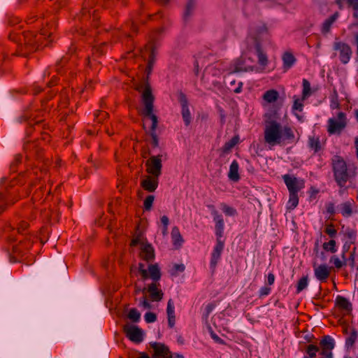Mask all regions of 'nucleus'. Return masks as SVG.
<instances>
[{"label": "nucleus", "mask_w": 358, "mask_h": 358, "mask_svg": "<svg viewBox=\"0 0 358 358\" xmlns=\"http://www.w3.org/2000/svg\"><path fill=\"white\" fill-rule=\"evenodd\" d=\"M264 134L265 143L271 146L282 143H292L295 139V135L291 127L282 128L281 124L274 120L266 122Z\"/></svg>", "instance_id": "nucleus-1"}, {"label": "nucleus", "mask_w": 358, "mask_h": 358, "mask_svg": "<svg viewBox=\"0 0 358 358\" xmlns=\"http://www.w3.org/2000/svg\"><path fill=\"white\" fill-rule=\"evenodd\" d=\"M154 100L155 97L152 94L151 87L147 83L142 94V101L145 106L143 114L152 120V125L149 131V134L152 138L151 145L153 148H157L159 146V139L156 134V129L158 124V118L152 113Z\"/></svg>", "instance_id": "nucleus-2"}, {"label": "nucleus", "mask_w": 358, "mask_h": 358, "mask_svg": "<svg viewBox=\"0 0 358 358\" xmlns=\"http://www.w3.org/2000/svg\"><path fill=\"white\" fill-rule=\"evenodd\" d=\"M47 26L48 28L42 29L39 34L30 31H24V57L35 52L38 48L39 43H41V39L43 37L50 36L55 28L53 24H47Z\"/></svg>", "instance_id": "nucleus-3"}, {"label": "nucleus", "mask_w": 358, "mask_h": 358, "mask_svg": "<svg viewBox=\"0 0 358 358\" xmlns=\"http://www.w3.org/2000/svg\"><path fill=\"white\" fill-rule=\"evenodd\" d=\"M110 0H85L82 5L80 12L77 14L76 19L80 22H87L92 19L93 26L96 27V21L99 19L97 9L94 8L95 4L106 5Z\"/></svg>", "instance_id": "nucleus-4"}, {"label": "nucleus", "mask_w": 358, "mask_h": 358, "mask_svg": "<svg viewBox=\"0 0 358 358\" xmlns=\"http://www.w3.org/2000/svg\"><path fill=\"white\" fill-rule=\"evenodd\" d=\"M331 166L336 182L339 187H344L350 178L345 161L342 157L334 155L331 158Z\"/></svg>", "instance_id": "nucleus-5"}, {"label": "nucleus", "mask_w": 358, "mask_h": 358, "mask_svg": "<svg viewBox=\"0 0 358 358\" xmlns=\"http://www.w3.org/2000/svg\"><path fill=\"white\" fill-rule=\"evenodd\" d=\"M346 125L347 121L345 113L343 112H339L337 115V119L330 118L328 120L327 131L330 134H340Z\"/></svg>", "instance_id": "nucleus-6"}, {"label": "nucleus", "mask_w": 358, "mask_h": 358, "mask_svg": "<svg viewBox=\"0 0 358 358\" xmlns=\"http://www.w3.org/2000/svg\"><path fill=\"white\" fill-rule=\"evenodd\" d=\"M335 345V341L331 336L326 335L322 336L320 341V348H321L320 355L322 356V358H334L332 350Z\"/></svg>", "instance_id": "nucleus-7"}, {"label": "nucleus", "mask_w": 358, "mask_h": 358, "mask_svg": "<svg viewBox=\"0 0 358 358\" xmlns=\"http://www.w3.org/2000/svg\"><path fill=\"white\" fill-rule=\"evenodd\" d=\"M162 155L152 156L145 162L146 171L149 174L159 177L162 174Z\"/></svg>", "instance_id": "nucleus-8"}, {"label": "nucleus", "mask_w": 358, "mask_h": 358, "mask_svg": "<svg viewBox=\"0 0 358 358\" xmlns=\"http://www.w3.org/2000/svg\"><path fill=\"white\" fill-rule=\"evenodd\" d=\"M178 100L181 106V114L185 126L192 122V116L189 109V102L186 94L181 90L178 92Z\"/></svg>", "instance_id": "nucleus-9"}, {"label": "nucleus", "mask_w": 358, "mask_h": 358, "mask_svg": "<svg viewBox=\"0 0 358 358\" xmlns=\"http://www.w3.org/2000/svg\"><path fill=\"white\" fill-rule=\"evenodd\" d=\"M334 48L335 50L339 51L341 62L343 64H348L352 55L351 47L346 43L339 41L334 43Z\"/></svg>", "instance_id": "nucleus-10"}, {"label": "nucleus", "mask_w": 358, "mask_h": 358, "mask_svg": "<svg viewBox=\"0 0 358 358\" xmlns=\"http://www.w3.org/2000/svg\"><path fill=\"white\" fill-rule=\"evenodd\" d=\"M224 247V243L220 238H217L216 244L213 248V250L211 253L210 262V268L211 269L212 273H213L215 271L217 264L221 258L222 253L223 252Z\"/></svg>", "instance_id": "nucleus-11"}, {"label": "nucleus", "mask_w": 358, "mask_h": 358, "mask_svg": "<svg viewBox=\"0 0 358 358\" xmlns=\"http://www.w3.org/2000/svg\"><path fill=\"white\" fill-rule=\"evenodd\" d=\"M289 193H299L304 187L303 180H299L296 177L285 174L282 176Z\"/></svg>", "instance_id": "nucleus-12"}, {"label": "nucleus", "mask_w": 358, "mask_h": 358, "mask_svg": "<svg viewBox=\"0 0 358 358\" xmlns=\"http://www.w3.org/2000/svg\"><path fill=\"white\" fill-rule=\"evenodd\" d=\"M124 331L126 334L127 337L131 341L139 343H141L143 340V332L141 329L138 327L137 326L125 325L124 327Z\"/></svg>", "instance_id": "nucleus-13"}, {"label": "nucleus", "mask_w": 358, "mask_h": 358, "mask_svg": "<svg viewBox=\"0 0 358 358\" xmlns=\"http://www.w3.org/2000/svg\"><path fill=\"white\" fill-rule=\"evenodd\" d=\"M153 349V358H172L171 352L164 343L155 342L150 344Z\"/></svg>", "instance_id": "nucleus-14"}, {"label": "nucleus", "mask_w": 358, "mask_h": 358, "mask_svg": "<svg viewBox=\"0 0 358 358\" xmlns=\"http://www.w3.org/2000/svg\"><path fill=\"white\" fill-rule=\"evenodd\" d=\"M159 184V177L154 176H148L141 182V187L149 192H155Z\"/></svg>", "instance_id": "nucleus-15"}, {"label": "nucleus", "mask_w": 358, "mask_h": 358, "mask_svg": "<svg viewBox=\"0 0 358 358\" xmlns=\"http://www.w3.org/2000/svg\"><path fill=\"white\" fill-rule=\"evenodd\" d=\"M159 286V282H152L147 287V291L150 294V298L152 301H160L163 299L164 293L158 289Z\"/></svg>", "instance_id": "nucleus-16"}, {"label": "nucleus", "mask_w": 358, "mask_h": 358, "mask_svg": "<svg viewBox=\"0 0 358 358\" xmlns=\"http://www.w3.org/2000/svg\"><path fill=\"white\" fill-rule=\"evenodd\" d=\"M330 270L327 265L321 264L314 268L315 276L320 282H324L330 275Z\"/></svg>", "instance_id": "nucleus-17"}, {"label": "nucleus", "mask_w": 358, "mask_h": 358, "mask_svg": "<svg viewBox=\"0 0 358 358\" xmlns=\"http://www.w3.org/2000/svg\"><path fill=\"white\" fill-rule=\"evenodd\" d=\"M250 34L254 39L255 44H257V43H260L261 39L268 34L267 27L264 24H261L252 30Z\"/></svg>", "instance_id": "nucleus-18"}, {"label": "nucleus", "mask_w": 358, "mask_h": 358, "mask_svg": "<svg viewBox=\"0 0 358 358\" xmlns=\"http://www.w3.org/2000/svg\"><path fill=\"white\" fill-rule=\"evenodd\" d=\"M141 257L147 262L152 261L155 258V250L150 243H145L141 247Z\"/></svg>", "instance_id": "nucleus-19"}, {"label": "nucleus", "mask_w": 358, "mask_h": 358, "mask_svg": "<svg viewBox=\"0 0 358 358\" xmlns=\"http://www.w3.org/2000/svg\"><path fill=\"white\" fill-rule=\"evenodd\" d=\"M148 273V278H150L153 280L152 282H159L158 281L160 280L162 274L157 264L149 265Z\"/></svg>", "instance_id": "nucleus-20"}, {"label": "nucleus", "mask_w": 358, "mask_h": 358, "mask_svg": "<svg viewBox=\"0 0 358 358\" xmlns=\"http://www.w3.org/2000/svg\"><path fill=\"white\" fill-rule=\"evenodd\" d=\"M336 306L340 309L351 311L352 310V303L345 297L342 296H337L335 300Z\"/></svg>", "instance_id": "nucleus-21"}, {"label": "nucleus", "mask_w": 358, "mask_h": 358, "mask_svg": "<svg viewBox=\"0 0 358 358\" xmlns=\"http://www.w3.org/2000/svg\"><path fill=\"white\" fill-rule=\"evenodd\" d=\"M150 54H149V57H148V64H147L146 69H145L148 76L149 74H150L152 71L154 64L155 63L156 55H157L155 47L153 45H150Z\"/></svg>", "instance_id": "nucleus-22"}, {"label": "nucleus", "mask_w": 358, "mask_h": 358, "mask_svg": "<svg viewBox=\"0 0 358 358\" xmlns=\"http://www.w3.org/2000/svg\"><path fill=\"white\" fill-rule=\"evenodd\" d=\"M283 69L285 71L289 69L296 62V59L292 52H286L283 54L282 57Z\"/></svg>", "instance_id": "nucleus-23"}, {"label": "nucleus", "mask_w": 358, "mask_h": 358, "mask_svg": "<svg viewBox=\"0 0 358 358\" xmlns=\"http://www.w3.org/2000/svg\"><path fill=\"white\" fill-rule=\"evenodd\" d=\"M338 15V13L336 12L335 13H334L332 15H331L329 17L324 20V22L322 24L321 29L322 34H326L330 31L331 25L337 20Z\"/></svg>", "instance_id": "nucleus-24"}, {"label": "nucleus", "mask_w": 358, "mask_h": 358, "mask_svg": "<svg viewBox=\"0 0 358 358\" xmlns=\"http://www.w3.org/2000/svg\"><path fill=\"white\" fill-rule=\"evenodd\" d=\"M228 177L230 180L234 182H237L240 179L238 173V163L236 160H234L229 167V171Z\"/></svg>", "instance_id": "nucleus-25"}, {"label": "nucleus", "mask_w": 358, "mask_h": 358, "mask_svg": "<svg viewBox=\"0 0 358 358\" xmlns=\"http://www.w3.org/2000/svg\"><path fill=\"white\" fill-rule=\"evenodd\" d=\"M255 50L258 58V63L261 66H266L268 64V57L266 54L263 51L259 43L255 44Z\"/></svg>", "instance_id": "nucleus-26"}, {"label": "nucleus", "mask_w": 358, "mask_h": 358, "mask_svg": "<svg viewBox=\"0 0 358 358\" xmlns=\"http://www.w3.org/2000/svg\"><path fill=\"white\" fill-rule=\"evenodd\" d=\"M226 68L222 62L218 61L209 65L206 70L212 72L213 76H219L225 71Z\"/></svg>", "instance_id": "nucleus-27"}, {"label": "nucleus", "mask_w": 358, "mask_h": 358, "mask_svg": "<svg viewBox=\"0 0 358 358\" xmlns=\"http://www.w3.org/2000/svg\"><path fill=\"white\" fill-rule=\"evenodd\" d=\"M308 145L310 150L314 151V153H317L322 149L319 137L309 136Z\"/></svg>", "instance_id": "nucleus-28"}, {"label": "nucleus", "mask_w": 358, "mask_h": 358, "mask_svg": "<svg viewBox=\"0 0 358 358\" xmlns=\"http://www.w3.org/2000/svg\"><path fill=\"white\" fill-rule=\"evenodd\" d=\"M341 213L344 217H350L352 214V203L346 201L341 204Z\"/></svg>", "instance_id": "nucleus-29"}, {"label": "nucleus", "mask_w": 358, "mask_h": 358, "mask_svg": "<svg viewBox=\"0 0 358 358\" xmlns=\"http://www.w3.org/2000/svg\"><path fill=\"white\" fill-rule=\"evenodd\" d=\"M279 97V94L275 90H270L266 91L263 96L264 99L268 103L275 101Z\"/></svg>", "instance_id": "nucleus-30"}, {"label": "nucleus", "mask_w": 358, "mask_h": 358, "mask_svg": "<svg viewBox=\"0 0 358 358\" xmlns=\"http://www.w3.org/2000/svg\"><path fill=\"white\" fill-rule=\"evenodd\" d=\"M36 240L37 238L35 236L29 234H24V250H29Z\"/></svg>", "instance_id": "nucleus-31"}, {"label": "nucleus", "mask_w": 358, "mask_h": 358, "mask_svg": "<svg viewBox=\"0 0 358 358\" xmlns=\"http://www.w3.org/2000/svg\"><path fill=\"white\" fill-rule=\"evenodd\" d=\"M238 143V137L234 136L231 140L226 142L223 147L222 151L223 152L227 153L229 152L237 143Z\"/></svg>", "instance_id": "nucleus-32"}, {"label": "nucleus", "mask_w": 358, "mask_h": 358, "mask_svg": "<svg viewBox=\"0 0 358 358\" xmlns=\"http://www.w3.org/2000/svg\"><path fill=\"white\" fill-rule=\"evenodd\" d=\"M308 285V275L301 278L296 285V293L299 294L305 289Z\"/></svg>", "instance_id": "nucleus-33"}, {"label": "nucleus", "mask_w": 358, "mask_h": 358, "mask_svg": "<svg viewBox=\"0 0 358 358\" xmlns=\"http://www.w3.org/2000/svg\"><path fill=\"white\" fill-rule=\"evenodd\" d=\"M357 338V331L355 329H352L350 336L345 340V346L351 348L354 345Z\"/></svg>", "instance_id": "nucleus-34"}, {"label": "nucleus", "mask_w": 358, "mask_h": 358, "mask_svg": "<svg viewBox=\"0 0 358 358\" xmlns=\"http://www.w3.org/2000/svg\"><path fill=\"white\" fill-rule=\"evenodd\" d=\"M311 94V88L309 81L306 79H303V91H302V100L306 99Z\"/></svg>", "instance_id": "nucleus-35"}, {"label": "nucleus", "mask_w": 358, "mask_h": 358, "mask_svg": "<svg viewBox=\"0 0 358 358\" xmlns=\"http://www.w3.org/2000/svg\"><path fill=\"white\" fill-rule=\"evenodd\" d=\"M171 237L174 245L181 243L183 241L182 236L180 234L179 229L177 227H174L171 231Z\"/></svg>", "instance_id": "nucleus-36"}, {"label": "nucleus", "mask_w": 358, "mask_h": 358, "mask_svg": "<svg viewBox=\"0 0 358 358\" xmlns=\"http://www.w3.org/2000/svg\"><path fill=\"white\" fill-rule=\"evenodd\" d=\"M289 209H294L299 204L298 193H289Z\"/></svg>", "instance_id": "nucleus-37"}, {"label": "nucleus", "mask_w": 358, "mask_h": 358, "mask_svg": "<svg viewBox=\"0 0 358 358\" xmlns=\"http://www.w3.org/2000/svg\"><path fill=\"white\" fill-rule=\"evenodd\" d=\"M127 317L133 322H138L141 319V313L136 308H131L128 313Z\"/></svg>", "instance_id": "nucleus-38"}, {"label": "nucleus", "mask_w": 358, "mask_h": 358, "mask_svg": "<svg viewBox=\"0 0 358 358\" xmlns=\"http://www.w3.org/2000/svg\"><path fill=\"white\" fill-rule=\"evenodd\" d=\"M323 249L327 252L335 253L337 251L336 242L335 240L331 239L329 242H325L322 245Z\"/></svg>", "instance_id": "nucleus-39"}, {"label": "nucleus", "mask_w": 358, "mask_h": 358, "mask_svg": "<svg viewBox=\"0 0 358 358\" xmlns=\"http://www.w3.org/2000/svg\"><path fill=\"white\" fill-rule=\"evenodd\" d=\"M221 208L224 213L227 216H235L237 215V210L225 203H220Z\"/></svg>", "instance_id": "nucleus-40"}, {"label": "nucleus", "mask_w": 358, "mask_h": 358, "mask_svg": "<svg viewBox=\"0 0 358 358\" xmlns=\"http://www.w3.org/2000/svg\"><path fill=\"white\" fill-rule=\"evenodd\" d=\"M143 240V234L141 232L136 233L134 236V237L131 241L130 245L132 247H135V246L141 244L143 246V245H145Z\"/></svg>", "instance_id": "nucleus-41"}, {"label": "nucleus", "mask_w": 358, "mask_h": 358, "mask_svg": "<svg viewBox=\"0 0 358 358\" xmlns=\"http://www.w3.org/2000/svg\"><path fill=\"white\" fill-rule=\"evenodd\" d=\"M215 234H216L217 238L221 239V238L223 236V234H224V221L215 222Z\"/></svg>", "instance_id": "nucleus-42"}, {"label": "nucleus", "mask_w": 358, "mask_h": 358, "mask_svg": "<svg viewBox=\"0 0 358 358\" xmlns=\"http://www.w3.org/2000/svg\"><path fill=\"white\" fill-rule=\"evenodd\" d=\"M344 236L349 239V242L355 243L357 237V231L354 229L348 228L345 231Z\"/></svg>", "instance_id": "nucleus-43"}, {"label": "nucleus", "mask_w": 358, "mask_h": 358, "mask_svg": "<svg viewBox=\"0 0 358 358\" xmlns=\"http://www.w3.org/2000/svg\"><path fill=\"white\" fill-rule=\"evenodd\" d=\"M324 232L329 236L330 238H334L336 236L337 231L334 228L332 223L327 224L324 229Z\"/></svg>", "instance_id": "nucleus-44"}, {"label": "nucleus", "mask_w": 358, "mask_h": 358, "mask_svg": "<svg viewBox=\"0 0 358 358\" xmlns=\"http://www.w3.org/2000/svg\"><path fill=\"white\" fill-rule=\"evenodd\" d=\"M154 200H155L154 195H148L145 198V199L144 200V203H143V207H144L145 210L150 211L151 210Z\"/></svg>", "instance_id": "nucleus-45"}, {"label": "nucleus", "mask_w": 358, "mask_h": 358, "mask_svg": "<svg viewBox=\"0 0 358 358\" xmlns=\"http://www.w3.org/2000/svg\"><path fill=\"white\" fill-rule=\"evenodd\" d=\"M330 262L333 263L335 267L338 269L341 268L342 266L346 265L345 261H341L339 258L335 255L332 256L330 259Z\"/></svg>", "instance_id": "nucleus-46"}, {"label": "nucleus", "mask_w": 358, "mask_h": 358, "mask_svg": "<svg viewBox=\"0 0 358 358\" xmlns=\"http://www.w3.org/2000/svg\"><path fill=\"white\" fill-rule=\"evenodd\" d=\"M108 116V113L103 110H99L94 114V119L97 122H101Z\"/></svg>", "instance_id": "nucleus-47"}, {"label": "nucleus", "mask_w": 358, "mask_h": 358, "mask_svg": "<svg viewBox=\"0 0 358 358\" xmlns=\"http://www.w3.org/2000/svg\"><path fill=\"white\" fill-rule=\"evenodd\" d=\"M303 100L302 99L300 100L299 99H295L292 106V109L294 110H298L299 112H301L303 108Z\"/></svg>", "instance_id": "nucleus-48"}, {"label": "nucleus", "mask_w": 358, "mask_h": 358, "mask_svg": "<svg viewBox=\"0 0 358 358\" xmlns=\"http://www.w3.org/2000/svg\"><path fill=\"white\" fill-rule=\"evenodd\" d=\"M166 313L168 317L175 315V307L172 299H169L167 303Z\"/></svg>", "instance_id": "nucleus-49"}, {"label": "nucleus", "mask_w": 358, "mask_h": 358, "mask_svg": "<svg viewBox=\"0 0 358 358\" xmlns=\"http://www.w3.org/2000/svg\"><path fill=\"white\" fill-rule=\"evenodd\" d=\"M145 320L147 323H152L157 320V315L152 312H148L145 314Z\"/></svg>", "instance_id": "nucleus-50"}, {"label": "nucleus", "mask_w": 358, "mask_h": 358, "mask_svg": "<svg viewBox=\"0 0 358 358\" xmlns=\"http://www.w3.org/2000/svg\"><path fill=\"white\" fill-rule=\"evenodd\" d=\"M271 288L268 286L262 287L259 291V297L262 298L270 294Z\"/></svg>", "instance_id": "nucleus-51"}, {"label": "nucleus", "mask_w": 358, "mask_h": 358, "mask_svg": "<svg viewBox=\"0 0 358 358\" xmlns=\"http://www.w3.org/2000/svg\"><path fill=\"white\" fill-rule=\"evenodd\" d=\"M194 7V0H189L186 6V10L185 13V17L187 18L192 13Z\"/></svg>", "instance_id": "nucleus-52"}, {"label": "nucleus", "mask_w": 358, "mask_h": 358, "mask_svg": "<svg viewBox=\"0 0 358 358\" xmlns=\"http://www.w3.org/2000/svg\"><path fill=\"white\" fill-rule=\"evenodd\" d=\"M210 336L211 338L214 340L215 342H216L217 343H219V344H222V345H224L225 344V342L223 339H222L221 338H220L213 330L210 327Z\"/></svg>", "instance_id": "nucleus-53"}, {"label": "nucleus", "mask_w": 358, "mask_h": 358, "mask_svg": "<svg viewBox=\"0 0 358 358\" xmlns=\"http://www.w3.org/2000/svg\"><path fill=\"white\" fill-rule=\"evenodd\" d=\"M138 271H139L143 279L145 280V279L148 278V271L144 268V264L143 263L138 264Z\"/></svg>", "instance_id": "nucleus-54"}, {"label": "nucleus", "mask_w": 358, "mask_h": 358, "mask_svg": "<svg viewBox=\"0 0 358 358\" xmlns=\"http://www.w3.org/2000/svg\"><path fill=\"white\" fill-rule=\"evenodd\" d=\"M106 45V43H102L101 46H99V47H94L93 48V54L94 55H103L105 53V51L103 50V47Z\"/></svg>", "instance_id": "nucleus-55"}, {"label": "nucleus", "mask_w": 358, "mask_h": 358, "mask_svg": "<svg viewBox=\"0 0 358 358\" xmlns=\"http://www.w3.org/2000/svg\"><path fill=\"white\" fill-rule=\"evenodd\" d=\"M326 210L328 213L331 215H334L335 214V207L334 203L332 202H329L326 204Z\"/></svg>", "instance_id": "nucleus-56"}, {"label": "nucleus", "mask_w": 358, "mask_h": 358, "mask_svg": "<svg viewBox=\"0 0 358 358\" xmlns=\"http://www.w3.org/2000/svg\"><path fill=\"white\" fill-rule=\"evenodd\" d=\"M355 250L356 248H354L350 252V257L348 258V261L350 262V265L352 267L355 266Z\"/></svg>", "instance_id": "nucleus-57"}, {"label": "nucleus", "mask_w": 358, "mask_h": 358, "mask_svg": "<svg viewBox=\"0 0 358 358\" xmlns=\"http://www.w3.org/2000/svg\"><path fill=\"white\" fill-rule=\"evenodd\" d=\"M127 27H129L133 33H136L138 31L137 24L134 21L127 23L125 24V29Z\"/></svg>", "instance_id": "nucleus-58"}, {"label": "nucleus", "mask_w": 358, "mask_h": 358, "mask_svg": "<svg viewBox=\"0 0 358 358\" xmlns=\"http://www.w3.org/2000/svg\"><path fill=\"white\" fill-rule=\"evenodd\" d=\"M141 304L143 308L146 309H150L152 308L151 304L148 302L146 296H145L141 298Z\"/></svg>", "instance_id": "nucleus-59"}, {"label": "nucleus", "mask_w": 358, "mask_h": 358, "mask_svg": "<svg viewBox=\"0 0 358 358\" xmlns=\"http://www.w3.org/2000/svg\"><path fill=\"white\" fill-rule=\"evenodd\" d=\"M275 279V278L274 274L273 273H269L267 275L266 285L269 286L273 285L274 284Z\"/></svg>", "instance_id": "nucleus-60"}, {"label": "nucleus", "mask_w": 358, "mask_h": 358, "mask_svg": "<svg viewBox=\"0 0 358 358\" xmlns=\"http://www.w3.org/2000/svg\"><path fill=\"white\" fill-rule=\"evenodd\" d=\"M161 222L164 225V231L167 230L168 225L169 224V219L166 215H163L161 217Z\"/></svg>", "instance_id": "nucleus-61"}, {"label": "nucleus", "mask_w": 358, "mask_h": 358, "mask_svg": "<svg viewBox=\"0 0 358 358\" xmlns=\"http://www.w3.org/2000/svg\"><path fill=\"white\" fill-rule=\"evenodd\" d=\"M68 60H69V57H68L64 56V57H63L60 59V61H59V62H57V69H56V70H57V71L59 73H60V71H59V66H62L64 65V64L68 62Z\"/></svg>", "instance_id": "nucleus-62"}, {"label": "nucleus", "mask_w": 358, "mask_h": 358, "mask_svg": "<svg viewBox=\"0 0 358 358\" xmlns=\"http://www.w3.org/2000/svg\"><path fill=\"white\" fill-rule=\"evenodd\" d=\"M213 216V220L215 222H223V217L219 212H214V214L212 215Z\"/></svg>", "instance_id": "nucleus-63"}, {"label": "nucleus", "mask_w": 358, "mask_h": 358, "mask_svg": "<svg viewBox=\"0 0 358 358\" xmlns=\"http://www.w3.org/2000/svg\"><path fill=\"white\" fill-rule=\"evenodd\" d=\"M348 4L352 7L353 10H358V0H348Z\"/></svg>", "instance_id": "nucleus-64"}]
</instances>
